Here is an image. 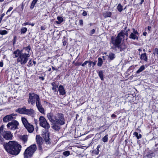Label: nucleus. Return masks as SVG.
I'll return each mask as SVG.
<instances>
[{
    "mask_svg": "<svg viewBox=\"0 0 158 158\" xmlns=\"http://www.w3.org/2000/svg\"><path fill=\"white\" fill-rule=\"evenodd\" d=\"M6 151L12 155H18L20 152L22 147L18 143L15 141H10L4 144Z\"/></svg>",
    "mask_w": 158,
    "mask_h": 158,
    "instance_id": "1",
    "label": "nucleus"
},
{
    "mask_svg": "<svg viewBox=\"0 0 158 158\" xmlns=\"http://www.w3.org/2000/svg\"><path fill=\"white\" fill-rule=\"evenodd\" d=\"M125 34L123 31H122L118 34L116 37L114 36L111 37V43L115 46V48H117L121 44L122 39L124 37Z\"/></svg>",
    "mask_w": 158,
    "mask_h": 158,
    "instance_id": "2",
    "label": "nucleus"
},
{
    "mask_svg": "<svg viewBox=\"0 0 158 158\" xmlns=\"http://www.w3.org/2000/svg\"><path fill=\"white\" fill-rule=\"evenodd\" d=\"M36 149V145L33 144L28 147L25 151L24 155L25 157H30L32 155Z\"/></svg>",
    "mask_w": 158,
    "mask_h": 158,
    "instance_id": "3",
    "label": "nucleus"
},
{
    "mask_svg": "<svg viewBox=\"0 0 158 158\" xmlns=\"http://www.w3.org/2000/svg\"><path fill=\"white\" fill-rule=\"evenodd\" d=\"M28 96V102L32 105H34L35 102L36 103L40 100L39 95L33 93H30L29 94Z\"/></svg>",
    "mask_w": 158,
    "mask_h": 158,
    "instance_id": "4",
    "label": "nucleus"
},
{
    "mask_svg": "<svg viewBox=\"0 0 158 158\" xmlns=\"http://www.w3.org/2000/svg\"><path fill=\"white\" fill-rule=\"evenodd\" d=\"M29 56V53H22L17 59V62L19 63L22 65L25 64L28 60Z\"/></svg>",
    "mask_w": 158,
    "mask_h": 158,
    "instance_id": "5",
    "label": "nucleus"
},
{
    "mask_svg": "<svg viewBox=\"0 0 158 158\" xmlns=\"http://www.w3.org/2000/svg\"><path fill=\"white\" fill-rule=\"evenodd\" d=\"M54 123L60 125L64 124H65V119L63 114L61 113L56 114Z\"/></svg>",
    "mask_w": 158,
    "mask_h": 158,
    "instance_id": "6",
    "label": "nucleus"
},
{
    "mask_svg": "<svg viewBox=\"0 0 158 158\" xmlns=\"http://www.w3.org/2000/svg\"><path fill=\"white\" fill-rule=\"evenodd\" d=\"M21 119L23 124L28 131L30 133L32 132L34 130L33 125L29 123L25 118L22 117Z\"/></svg>",
    "mask_w": 158,
    "mask_h": 158,
    "instance_id": "7",
    "label": "nucleus"
},
{
    "mask_svg": "<svg viewBox=\"0 0 158 158\" xmlns=\"http://www.w3.org/2000/svg\"><path fill=\"white\" fill-rule=\"evenodd\" d=\"M40 125L46 129H48L50 125L43 116H40L39 118Z\"/></svg>",
    "mask_w": 158,
    "mask_h": 158,
    "instance_id": "8",
    "label": "nucleus"
},
{
    "mask_svg": "<svg viewBox=\"0 0 158 158\" xmlns=\"http://www.w3.org/2000/svg\"><path fill=\"white\" fill-rule=\"evenodd\" d=\"M19 124V123L17 121L14 120L11 122L9 123L7 125V127L10 129L14 130L18 128Z\"/></svg>",
    "mask_w": 158,
    "mask_h": 158,
    "instance_id": "9",
    "label": "nucleus"
},
{
    "mask_svg": "<svg viewBox=\"0 0 158 158\" xmlns=\"http://www.w3.org/2000/svg\"><path fill=\"white\" fill-rule=\"evenodd\" d=\"M2 135L6 140H11L13 137V135L10 131H4L2 132Z\"/></svg>",
    "mask_w": 158,
    "mask_h": 158,
    "instance_id": "10",
    "label": "nucleus"
},
{
    "mask_svg": "<svg viewBox=\"0 0 158 158\" xmlns=\"http://www.w3.org/2000/svg\"><path fill=\"white\" fill-rule=\"evenodd\" d=\"M88 63L89 67L90 68L92 66V67L94 69V66L96 65V62L95 61L94 62L91 60H87L85 61L83 64H82L81 63H80L79 65H81L82 66L84 67Z\"/></svg>",
    "mask_w": 158,
    "mask_h": 158,
    "instance_id": "11",
    "label": "nucleus"
},
{
    "mask_svg": "<svg viewBox=\"0 0 158 158\" xmlns=\"http://www.w3.org/2000/svg\"><path fill=\"white\" fill-rule=\"evenodd\" d=\"M36 106L39 112L42 114H44L45 110L41 103L40 100L35 103Z\"/></svg>",
    "mask_w": 158,
    "mask_h": 158,
    "instance_id": "12",
    "label": "nucleus"
},
{
    "mask_svg": "<svg viewBox=\"0 0 158 158\" xmlns=\"http://www.w3.org/2000/svg\"><path fill=\"white\" fill-rule=\"evenodd\" d=\"M16 115H17V114H12L9 115H7L3 118V121L5 122H8L15 118V117H14Z\"/></svg>",
    "mask_w": 158,
    "mask_h": 158,
    "instance_id": "13",
    "label": "nucleus"
},
{
    "mask_svg": "<svg viewBox=\"0 0 158 158\" xmlns=\"http://www.w3.org/2000/svg\"><path fill=\"white\" fill-rule=\"evenodd\" d=\"M56 114H54L51 112L47 114V117L49 121L52 123H55Z\"/></svg>",
    "mask_w": 158,
    "mask_h": 158,
    "instance_id": "14",
    "label": "nucleus"
},
{
    "mask_svg": "<svg viewBox=\"0 0 158 158\" xmlns=\"http://www.w3.org/2000/svg\"><path fill=\"white\" fill-rule=\"evenodd\" d=\"M42 136L43 138L45 140V142L46 144H49L50 143L49 134L48 131L46 132L45 133L44 132V133L42 134Z\"/></svg>",
    "mask_w": 158,
    "mask_h": 158,
    "instance_id": "15",
    "label": "nucleus"
},
{
    "mask_svg": "<svg viewBox=\"0 0 158 158\" xmlns=\"http://www.w3.org/2000/svg\"><path fill=\"white\" fill-rule=\"evenodd\" d=\"M36 140L37 144L38 145L40 150L42 149V145L43 144L42 139L39 135L36 136Z\"/></svg>",
    "mask_w": 158,
    "mask_h": 158,
    "instance_id": "16",
    "label": "nucleus"
},
{
    "mask_svg": "<svg viewBox=\"0 0 158 158\" xmlns=\"http://www.w3.org/2000/svg\"><path fill=\"white\" fill-rule=\"evenodd\" d=\"M58 91L59 92L60 94L62 95H64L66 94L65 90L62 85H60L59 86Z\"/></svg>",
    "mask_w": 158,
    "mask_h": 158,
    "instance_id": "17",
    "label": "nucleus"
},
{
    "mask_svg": "<svg viewBox=\"0 0 158 158\" xmlns=\"http://www.w3.org/2000/svg\"><path fill=\"white\" fill-rule=\"evenodd\" d=\"M139 33H131L129 35V38L133 40H138V39Z\"/></svg>",
    "mask_w": 158,
    "mask_h": 158,
    "instance_id": "18",
    "label": "nucleus"
},
{
    "mask_svg": "<svg viewBox=\"0 0 158 158\" xmlns=\"http://www.w3.org/2000/svg\"><path fill=\"white\" fill-rule=\"evenodd\" d=\"M34 112V110L33 109H27L26 108L24 114L28 115H31L33 114Z\"/></svg>",
    "mask_w": 158,
    "mask_h": 158,
    "instance_id": "19",
    "label": "nucleus"
},
{
    "mask_svg": "<svg viewBox=\"0 0 158 158\" xmlns=\"http://www.w3.org/2000/svg\"><path fill=\"white\" fill-rule=\"evenodd\" d=\"M127 46L124 43H122L119 44V46L117 48H119L120 51H122L125 50L127 48Z\"/></svg>",
    "mask_w": 158,
    "mask_h": 158,
    "instance_id": "20",
    "label": "nucleus"
},
{
    "mask_svg": "<svg viewBox=\"0 0 158 158\" xmlns=\"http://www.w3.org/2000/svg\"><path fill=\"white\" fill-rule=\"evenodd\" d=\"M25 108L26 107L25 106H24L22 108H19L16 110L15 111L20 114H24Z\"/></svg>",
    "mask_w": 158,
    "mask_h": 158,
    "instance_id": "21",
    "label": "nucleus"
},
{
    "mask_svg": "<svg viewBox=\"0 0 158 158\" xmlns=\"http://www.w3.org/2000/svg\"><path fill=\"white\" fill-rule=\"evenodd\" d=\"M53 124V125L52 127V129L56 131H58L60 129V127L58 125V124H57L56 123Z\"/></svg>",
    "mask_w": 158,
    "mask_h": 158,
    "instance_id": "22",
    "label": "nucleus"
},
{
    "mask_svg": "<svg viewBox=\"0 0 158 158\" xmlns=\"http://www.w3.org/2000/svg\"><path fill=\"white\" fill-rule=\"evenodd\" d=\"M140 59L141 60H143L146 62L148 61V58L146 53L142 54L140 57Z\"/></svg>",
    "mask_w": 158,
    "mask_h": 158,
    "instance_id": "23",
    "label": "nucleus"
},
{
    "mask_svg": "<svg viewBox=\"0 0 158 158\" xmlns=\"http://www.w3.org/2000/svg\"><path fill=\"white\" fill-rule=\"evenodd\" d=\"M22 52V51H20L19 49H17L13 53L15 55V57H19Z\"/></svg>",
    "mask_w": 158,
    "mask_h": 158,
    "instance_id": "24",
    "label": "nucleus"
},
{
    "mask_svg": "<svg viewBox=\"0 0 158 158\" xmlns=\"http://www.w3.org/2000/svg\"><path fill=\"white\" fill-rule=\"evenodd\" d=\"M20 139L24 143L27 141V135H23L20 136Z\"/></svg>",
    "mask_w": 158,
    "mask_h": 158,
    "instance_id": "25",
    "label": "nucleus"
},
{
    "mask_svg": "<svg viewBox=\"0 0 158 158\" xmlns=\"http://www.w3.org/2000/svg\"><path fill=\"white\" fill-rule=\"evenodd\" d=\"M108 57L110 60H113L115 57V55L113 53H110L108 56Z\"/></svg>",
    "mask_w": 158,
    "mask_h": 158,
    "instance_id": "26",
    "label": "nucleus"
},
{
    "mask_svg": "<svg viewBox=\"0 0 158 158\" xmlns=\"http://www.w3.org/2000/svg\"><path fill=\"white\" fill-rule=\"evenodd\" d=\"M37 1L38 0H33L30 7V9L31 10H32L34 8L35 6L37 3Z\"/></svg>",
    "mask_w": 158,
    "mask_h": 158,
    "instance_id": "27",
    "label": "nucleus"
},
{
    "mask_svg": "<svg viewBox=\"0 0 158 158\" xmlns=\"http://www.w3.org/2000/svg\"><path fill=\"white\" fill-rule=\"evenodd\" d=\"M145 69L144 65L141 66L139 68L137 71L136 73L137 74L139 73L140 72H142Z\"/></svg>",
    "mask_w": 158,
    "mask_h": 158,
    "instance_id": "28",
    "label": "nucleus"
},
{
    "mask_svg": "<svg viewBox=\"0 0 158 158\" xmlns=\"http://www.w3.org/2000/svg\"><path fill=\"white\" fill-rule=\"evenodd\" d=\"M98 61L97 64V65L98 66H101L102 64L103 61L102 59L99 57L98 59Z\"/></svg>",
    "mask_w": 158,
    "mask_h": 158,
    "instance_id": "29",
    "label": "nucleus"
},
{
    "mask_svg": "<svg viewBox=\"0 0 158 158\" xmlns=\"http://www.w3.org/2000/svg\"><path fill=\"white\" fill-rule=\"evenodd\" d=\"M98 74L99 77L101 80H103V72L102 71H99L98 72Z\"/></svg>",
    "mask_w": 158,
    "mask_h": 158,
    "instance_id": "30",
    "label": "nucleus"
},
{
    "mask_svg": "<svg viewBox=\"0 0 158 158\" xmlns=\"http://www.w3.org/2000/svg\"><path fill=\"white\" fill-rule=\"evenodd\" d=\"M133 135L136 137L137 139H139L142 137V135L140 134H138V133L137 132H134Z\"/></svg>",
    "mask_w": 158,
    "mask_h": 158,
    "instance_id": "31",
    "label": "nucleus"
},
{
    "mask_svg": "<svg viewBox=\"0 0 158 158\" xmlns=\"http://www.w3.org/2000/svg\"><path fill=\"white\" fill-rule=\"evenodd\" d=\"M108 140V135L107 134L102 139V141L105 143L107 142Z\"/></svg>",
    "mask_w": 158,
    "mask_h": 158,
    "instance_id": "32",
    "label": "nucleus"
},
{
    "mask_svg": "<svg viewBox=\"0 0 158 158\" xmlns=\"http://www.w3.org/2000/svg\"><path fill=\"white\" fill-rule=\"evenodd\" d=\"M27 31V28L26 27H22L21 29V34H25Z\"/></svg>",
    "mask_w": 158,
    "mask_h": 158,
    "instance_id": "33",
    "label": "nucleus"
},
{
    "mask_svg": "<svg viewBox=\"0 0 158 158\" xmlns=\"http://www.w3.org/2000/svg\"><path fill=\"white\" fill-rule=\"evenodd\" d=\"M63 155L65 156H69L70 154V152L69 151H67L64 152L63 153Z\"/></svg>",
    "mask_w": 158,
    "mask_h": 158,
    "instance_id": "34",
    "label": "nucleus"
},
{
    "mask_svg": "<svg viewBox=\"0 0 158 158\" xmlns=\"http://www.w3.org/2000/svg\"><path fill=\"white\" fill-rule=\"evenodd\" d=\"M117 9L120 12H121L123 10V6L121 4H119L117 6Z\"/></svg>",
    "mask_w": 158,
    "mask_h": 158,
    "instance_id": "35",
    "label": "nucleus"
},
{
    "mask_svg": "<svg viewBox=\"0 0 158 158\" xmlns=\"http://www.w3.org/2000/svg\"><path fill=\"white\" fill-rule=\"evenodd\" d=\"M111 16V13L110 12H107L104 14L105 17H110Z\"/></svg>",
    "mask_w": 158,
    "mask_h": 158,
    "instance_id": "36",
    "label": "nucleus"
},
{
    "mask_svg": "<svg viewBox=\"0 0 158 158\" xmlns=\"http://www.w3.org/2000/svg\"><path fill=\"white\" fill-rule=\"evenodd\" d=\"M0 143L1 144H3V145L4 144H6V143H4V139L2 137L1 135H0Z\"/></svg>",
    "mask_w": 158,
    "mask_h": 158,
    "instance_id": "37",
    "label": "nucleus"
},
{
    "mask_svg": "<svg viewBox=\"0 0 158 158\" xmlns=\"http://www.w3.org/2000/svg\"><path fill=\"white\" fill-rule=\"evenodd\" d=\"M8 32L6 30H2L0 31V34L1 35H5L7 34Z\"/></svg>",
    "mask_w": 158,
    "mask_h": 158,
    "instance_id": "38",
    "label": "nucleus"
},
{
    "mask_svg": "<svg viewBox=\"0 0 158 158\" xmlns=\"http://www.w3.org/2000/svg\"><path fill=\"white\" fill-rule=\"evenodd\" d=\"M23 49H25L26 51H27V52L29 54L30 51L31 50V48L30 46L29 45L27 47L23 48Z\"/></svg>",
    "mask_w": 158,
    "mask_h": 158,
    "instance_id": "39",
    "label": "nucleus"
},
{
    "mask_svg": "<svg viewBox=\"0 0 158 158\" xmlns=\"http://www.w3.org/2000/svg\"><path fill=\"white\" fill-rule=\"evenodd\" d=\"M57 20L60 22V23H61L63 21V18L60 17H57Z\"/></svg>",
    "mask_w": 158,
    "mask_h": 158,
    "instance_id": "40",
    "label": "nucleus"
},
{
    "mask_svg": "<svg viewBox=\"0 0 158 158\" xmlns=\"http://www.w3.org/2000/svg\"><path fill=\"white\" fill-rule=\"evenodd\" d=\"M95 31V30L94 29H92L89 32V35L91 36L94 33Z\"/></svg>",
    "mask_w": 158,
    "mask_h": 158,
    "instance_id": "41",
    "label": "nucleus"
},
{
    "mask_svg": "<svg viewBox=\"0 0 158 158\" xmlns=\"http://www.w3.org/2000/svg\"><path fill=\"white\" fill-rule=\"evenodd\" d=\"M13 9V7H10L9 8L8 10H7V12H6V14L8 15L9 12L10 11Z\"/></svg>",
    "mask_w": 158,
    "mask_h": 158,
    "instance_id": "42",
    "label": "nucleus"
},
{
    "mask_svg": "<svg viewBox=\"0 0 158 158\" xmlns=\"http://www.w3.org/2000/svg\"><path fill=\"white\" fill-rule=\"evenodd\" d=\"M5 14L4 13L2 14L1 15L0 17V23H1V21L3 19V18L5 16Z\"/></svg>",
    "mask_w": 158,
    "mask_h": 158,
    "instance_id": "43",
    "label": "nucleus"
},
{
    "mask_svg": "<svg viewBox=\"0 0 158 158\" xmlns=\"http://www.w3.org/2000/svg\"><path fill=\"white\" fill-rule=\"evenodd\" d=\"M51 85L53 87H58V85H56V84L55 82H52L51 84Z\"/></svg>",
    "mask_w": 158,
    "mask_h": 158,
    "instance_id": "44",
    "label": "nucleus"
},
{
    "mask_svg": "<svg viewBox=\"0 0 158 158\" xmlns=\"http://www.w3.org/2000/svg\"><path fill=\"white\" fill-rule=\"evenodd\" d=\"M3 128V126L2 125L0 127V135H1V133L2 131Z\"/></svg>",
    "mask_w": 158,
    "mask_h": 158,
    "instance_id": "45",
    "label": "nucleus"
},
{
    "mask_svg": "<svg viewBox=\"0 0 158 158\" xmlns=\"http://www.w3.org/2000/svg\"><path fill=\"white\" fill-rule=\"evenodd\" d=\"M30 24V23L29 22L24 23L23 24V25L24 26H26L27 25Z\"/></svg>",
    "mask_w": 158,
    "mask_h": 158,
    "instance_id": "46",
    "label": "nucleus"
},
{
    "mask_svg": "<svg viewBox=\"0 0 158 158\" xmlns=\"http://www.w3.org/2000/svg\"><path fill=\"white\" fill-rule=\"evenodd\" d=\"M82 15L84 16H86L87 15L86 12L85 11H84L82 14Z\"/></svg>",
    "mask_w": 158,
    "mask_h": 158,
    "instance_id": "47",
    "label": "nucleus"
},
{
    "mask_svg": "<svg viewBox=\"0 0 158 158\" xmlns=\"http://www.w3.org/2000/svg\"><path fill=\"white\" fill-rule=\"evenodd\" d=\"M3 61L1 60L0 62V67H2L3 66Z\"/></svg>",
    "mask_w": 158,
    "mask_h": 158,
    "instance_id": "48",
    "label": "nucleus"
},
{
    "mask_svg": "<svg viewBox=\"0 0 158 158\" xmlns=\"http://www.w3.org/2000/svg\"><path fill=\"white\" fill-rule=\"evenodd\" d=\"M100 147H101V146L100 145H98L97 147V149L98 151V153L97 154H98V153L99 151V149L100 148Z\"/></svg>",
    "mask_w": 158,
    "mask_h": 158,
    "instance_id": "49",
    "label": "nucleus"
},
{
    "mask_svg": "<svg viewBox=\"0 0 158 158\" xmlns=\"http://www.w3.org/2000/svg\"><path fill=\"white\" fill-rule=\"evenodd\" d=\"M79 23L81 25H82L83 24V21L81 19L79 20Z\"/></svg>",
    "mask_w": 158,
    "mask_h": 158,
    "instance_id": "50",
    "label": "nucleus"
},
{
    "mask_svg": "<svg viewBox=\"0 0 158 158\" xmlns=\"http://www.w3.org/2000/svg\"><path fill=\"white\" fill-rule=\"evenodd\" d=\"M132 33H138V32L136 30H135V29L133 28V32Z\"/></svg>",
    "mask_w": 158,
    "mask_h": 158,
    "instance_id": "51",
    "label": "nucleus"
},
{
    "mask_svg": "<svg viewBox=\"0 0 158 158\" xmlns=\"http://www.w3.org/2000/svg\"><path fill=\"white\" fill-rule=\"evenodd\" d=\"M56 87H52V90H53L55 92H56Z\"/></svg>",
    "mask_w": 158,
    "mask_h": 158,
    "instance_id": "52",
    "label": "nucleus"
},
{
    "mask_svg": "<svg viewBox=\"0 0 158 158\" xmlns=\"http://www.w3.org/2000/svg\"><path fill=\"white\" fill-rule=\"evenodd\" d=\"M116 117V115L114 114H112L111 116V117L112 118H115Z\"/></svg>",
    "mask_w": 158,
    "mask_h": 158,
    "instance_id": "53",
    "label": "nucleus"
},
{
    "mask_svg": "<svg viewBox=\"0 0 158 158\" xmlns=\"http://www.w3.org/2000/svg\"><path fill=\"white\" fill-rule=\"evenodd\" d=\"M52 69L54 70H57V69L55 68L54 67L52 66Z\"/></svg>",
    "mask_w": 158,
    "mask_h": 158,
    "instance_id": "54",
    "label": "nucleus"
},
{
    "mask_svg": "<svg viewBox=\"0 0 158 158\" xmlns=\"http://www.w3.org/2000/svg\"><path fill=\"white\" fill-rule=\"evenodd\" d=\"M123 31L124 32V33H125V35H126L127 36H128V32L127 31H126V33L125 32V31Z\"/></svg>",
    "mask_w": 158,
    "mask_h": 158,
    "instance_id": "55",
    "label": "nucleus"
},
{
    "mask_svg": "<svg viewBox=\"0 0 158 158\" xmlns=\"http://www.w3.org/2000/svg\"><path fill=\"white\" fill-rule=\"evenodd\" d=\"M147 34V33L146 32H144L143 33V35H144V36H146V35Z\"/></svg>",
    "mask_w": 158,
    "mask_h": 158,
    "instance_id": "56",
    "label": "nucleus"
},
{
    "mask_svg": "<svg viewBox=\"0 0 158 158\" xmlns=\"http://www.w3.org/2000/svg\"><path fill=\"white\" fill-rule=\"evenodd\" d=\"M144 0H141V1L140 2V4H142L143 3V2H144Z\"/></svg>",
    "mask_w": 158,
    "mask_h": 158,
    "instance_id": "57",
    "label": "nucleus"
},
{
    "mask_svg": "<svg viewBox=\"0 0 158 158\" xmlns=\"http://www.w3.org/2000/svg\"><path fill=\"white\" fill-rule=\"evenodd\" d=\"M151 28V27L150 26H148V29L149 31H150Z\"/></svg>",
    "mask_w": 158,
    "mask_h": 158,
    "instance_id": "58",
    "label": "nucleus"
},
{
    "mask_svg": "<svg viewBox=\"0 0 158 158\" xmlns=\"http://www.w3.org/2000/svg\"><path fill=\"white\" fill-rule=\"evenodd\" d=\"M30 25H31V26L33 27V26L35 24L34 23H30Z\"/></svg>",
    "mask_w": 158,
    "mask_h": 158,
    "instance_id": "59",
    "label": "nucleus"
},
{
    "mask_svg": "<svg viewBox=\"0 0 158 158\" xmlns=\"http://www.w3.org/2000/svg\"><path fill=\"white\" fill-rule=\"evenodd\" d=\"M155 50L157 51V53L158 54V48H156L155 49Z\"/></svg>",
    "mask_w": 158,
    "mask_h": 158,
    "instance_id": "60",
    "label": "nucleus"
},
{
    "mask_svg": "<svg viewBox=\"0 0 158 158\" xmlns=\"http://www.w3.org/2000/svg\"><path fill=\"white\" fill-rule=\"evenodd\" d=\"M41 30H44V27H43L41 26Z\"/></svg>",
    "mask_w": 158,
    "mask_h": 158,
    "instance_id": "61",
    "label": "nucleus"
},
{
    "mask_svg": "<svg viewBox=\"0 0 158 158\" xmlns=\"http://www.w3.org/2000/svg\"><path fill=\"white\" fill-rule=\"evenodd\" d=\"M142 49L141 48H139V49H138V50L139 51H142Z\"/></svg>",
    "mask_w": 158,
    "mask_h": 158,
    "instance_id": "62",
    "label": "nucleus"
},
{
    "mask_svg": "<svg viewBox=\"0 0 158 158\" xmlns=\"http://www.w3.org/2000/svg\"><path fill=\"white\" fill-rule=\"evenodd\" d=\"M23 6H24L23 3H22V7L23 8Z\"/></svg>",
    "mask_w": 158,
    "mask_h": 158,
    "instance_id": "63",
    "label": "nucleus"
},
{
    "mask_svg": "<svg viewBox=\"0 0 158 158\" xmlns=\"http://www.w3.org/2000/svg\"><path fill=\"white\" fill-rule=\"evenodd\" d=\"M31 60H30V61H29V62H28V64H31Z\"/></svg>",
    "mask_w": 158,
    "mask_h": 158,
    "instance_id": "64",
    "label": "nucleus"
}]
</instances>
